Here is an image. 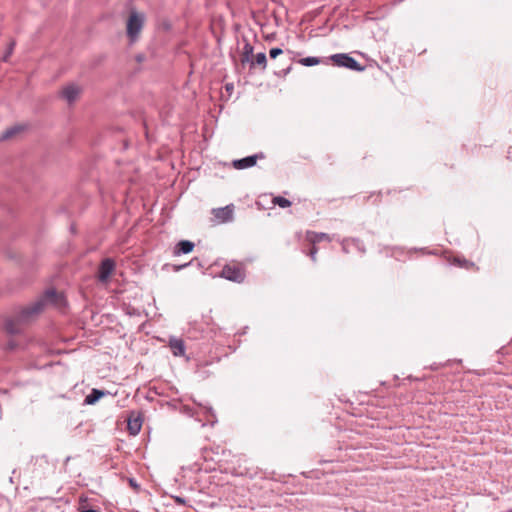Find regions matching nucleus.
I'll return each mask as SVG.
<instances>
[{"label": "nucleus", "mask_w": 512, "mask_h": 512, "mask_svg": "<svg viewBox=\"0 0 512 512\" xmlns=\"http://www.w3.org/2000/svg\"><path fill=\"white\" fill-rule=\"evenodd\" d=\"M48 303L63 307L65 306V298L62 293H58L54 289H49L40 299L22 309L19 315V321L28 322L32 320L44 310V307Z\"/></svg>", "instance_id": "nucleus-1"}, {"label": "nucleus", "mask_w": 512, "mask_h": 512, "mask_svg": "<svg viewBox=\"0 0 512 512\" xmlns=\"http://www.w3.org/2000/svg\"><path fill=\"white\" fill-rule=\"evenodd\" d=\"M145 21V13L138 12L135 9L130 8V45L138 40Z\"/></svg>", "instance_id": "nucleus-2"}, {"label": "nucleus", "mask_w": 512, "mask_h": 512, "mask_svg": "<svg viewBox=\"0 0 512 512\" xmlns=\"http://www.w3.org/2000/svg\"><path fill=\"white\" fill-rule=\"evenodd\" d=\"M82 94V87L76 83H68L63 86L59 92V97L66 101L69 105L74 104Z\"/></svg>", "instance_id": "nucleus-3"}, {"label": "nucleus", "mask_w": 512, "mask_h": 512, "mask_svg": "<svg viewBox=\"0 0 512 512\" xmlns=\"http://www.w3.org/2000/svg\"><path fill=\"white\" fill-rule=\"evenodd\" d=\"M221 276L229 281L241 283L245 279V271L239 265H225L221 271Z\"/></svg>", "instance_id": "nucleus-4"}, {"label": "nucleus", "mask_w": 512, "mask_h": 512, "mask_svg": "<svg viewBox=\"0 0 512 512\" xmlns=\"http://www.w3.org/2000/svg\"><path fill=\"white\" fill-rule=\"evenodd\" d=\"M331 59L336 65L340 67L349 68L354 71L364 70V67L348 54H334L331 56Z\"/></svg>", "instance_id": "nucleus-5"}, {"label": "nucleus", "mask_w": 512, "mask_h": 512, "mask_svg": "<svg viewBox=\"0 0 512 512\" xmlns=\"http://www.w3.org/2000/svg\"><path fill=\"white\" fill-rule=\"evenodd\" d=\"M115 264L111 259H105L102 261V263L99 266L98 270V279L101 282H105L108 280L110 275L112 274L114 270Z\"/></svg>", "instance_id": "nucleus-6"}, {"label": "nucleus", "mask_w": 512, "mask_h": 512, "mask_svg": "<svg viewBox=\"0 0 512 512\" xmlns=\"http://www.w3.org/2000/svg\"><path fill=\"white\" fill-rule=\"evenodd\" d=\"M263 157H264L263 154H255V155L247 156L242 159L234 160L233 166H234V168H236L238 170L250 168L256 164L258 158H263Z\"/></svg>", "instance_id": "nucleus-7"}, {"label": "nucleus", "mask_w": 512, "mask_h": 512, "mask_svg": "<svg viewBox=\"0 0 512 512\" xmlns=\"http://www.w3.org/2000/svg\"><path fill=\"white\" fill-rule=\"evenodd\" d=\"M214 216L223 223L231 221L233 219V205L215 209Z\"/></svg>", "instance_id": "nucleus-8"}, {"label": "nucleus", "mask_w": 512, "mask_h": 512, "mask_svg": "<svg viewBox=\"0 0 512 512\" xmlns=\"http://www.w3.org/2000/svg\"><path fill=\"white\" fill-rule=\"evenodd\" d=\"M27 126L24 124H17L7 128L0 136V140L5 141L21 134L26 130Z\"/></svg>", "instance_id": "nucleus-9"}, {"label": "nucleus", "mask_w": 512, "mask_h": 512, "mask_svg": "<svg viewBox=\"0 0 512 512\" xmlns=\"http://www.w3.org/2000/svg\"><path fill=\"white\" fill-rule=\"evenodd\" d=\"M169 347L174 356H184L185 344L183 340L178 338H171L169 341Z\"/></svg>", "instance_id": "nucleus-10"}, {"label": "nucleus", "mask_w": 512, "mask_h": 512, "mask_svg": "<svg viewBox=\"0 0 512 512\" xmlns=\"http://www.w3.org/2000/svg\"><path fill=\"white\" fill-rule=\"evenodd\" d=\"M306 239L309 241L312 245H316L317 243L326 240L331 241L330 235L322 232H314V231H308L306 233Z\"/></svg>", "instance_id": "nucleus-11"}, {"label": "nucleus", "mask_w": 512, "mask_h": 512, "mask_svg": "<svg viewBox=\"0 0 512 512\" xmlns=\"http://www.w3.org/2000/svg\"><path fill=\"white\" fill-rule=\"evenodd\" d=\"M194 248V243L189 240H181L174 248V255L188 254Z\"/></svg>", "instance_id": "nucleus-12"}, {"label": "nucleus", "mask_w": 512, "mask_h": 512, "mask_svg": "<svg viewBox=\"0 0 512 512\" xmlns=\"http://www.w3.org/2000/svg\"><path fill=\"white\" fill-rule=\"evenodd\" d=\"M142 418L140 415H135L134 412H130V435H136L139 433L142 427Z\"/></svg>", "instance_id": "nucleus-13"}, {"label": "nucleus", "mask_w": 512, "mask_h": 512, "mask_svg": "<svg viewBox=\"0 0 512 512\" xmlns=\"http://www.w3.org/2000/svg\"><path fill=\"white\" fill-rule=\"evenodd\" d=\"M251 61V66L258 65L261 67V70L264 71L267 67V57L263 52L257 53L253 60Z\"/></svg>", "instance_id": "nucleus-14"}, {"label": "nucleus", "mask_w": 512, "mask_h": 512, "mask_svg": "<svg viewBox=\"0 0 512 512\" xmlns=\"http://www.w3.org/2000/svg\"><path fill=\"white\" fill-rule=\"evenodd\" d=\"M104 395V392L100 391V390H97V389H93L92 392L86 396L85 398V403L86 404H94L95 402H97L102 396Z\"/></svg>", "instance_id": "nucleus-15"}, {"label": "nucleus", "mask_w": 512, "mask_h": 512, "mask_svg": "<svg viewBox=\"0 0 512 512\" xmlns=\"http://www.w3.org/2000/svg\"><path fill=\"white\" fill-rule=\"evenodd\" d=\"M5 329L10 334H15L20 331V329L18 327V322L13 321V320L7 321V323L5 325Z\"/></svg>", "instance_id": "nucleus-16"}, {"label": "nucleus", "mask_w": 512, "mask_h": 512, "mask_svg": "<svg viewBox=\"0 0 512 512\" xmlns=\"http://www.w3.org/2000/svg\"><path fill=\"white\" fill-rule=\"evenodd\" d=\"M253 54V46L249 43H246L243 47V58L242 62L250 61V57Z\"/></svg>", "instance_id": "nucleus-17"}, {"label": "nucleus", "mask_w": 512, "mask_h": 512, "mask_svg": "<svg viewBox=\"0 0 512 512\" xmlns=\"http://www.w3.org/2000/svg\"><path fill=\"white\" fill-rule=\"evenodd\" d=\"M299 62L304 66L310 67L319 64L320 60L317 57H306L300 59Z\"/></svg>", "instance_id": "nucleus-18"}, {"label": "nucleus", "mask_w": 512, "mask_h": 512, "mask_svg": "<svg viewBox=\"0 0 512 512\" xmlns=\"http://www.w3.org/2000/svg\"><path fill=\"white\" fill-rule=\"evenodd\" d=\"M273 202L281 208H287L291 205V202L288 199L281 196L275 197Z\"/></svg>", "instance_id": "nucleus-19"}, {"label": "nucleus", "mask_w": 512, "mask_h": 512, "mask_svg": "<svg viewBox=\"0 0 512 512\" xmlns=\"http://www.w3.org/2000/svg\"><path fill=\"white\" fill-rule=\"evenodd\" d=\"M14 47H15V41H11L9 43V46H8V49H7V52L5 53V55L3 56V61L4 62H7L9 57L12 55L13 53V50H14Z\"/></svg>", "instance_id": "nucleus-20"}, {"label": "nucleus", "mask_w": 512, "mask_h": 512, "mask_svg": "<svg viewBox=\"0 0 512 512\" xmlns=\"http://www.w3.org/2000/svg\"><path fill=\"white\" fill-rule=\"evenodd\" d=\"M282 53H283V50L281 48H272L269 51V56H270V58L275 59L276 57H278Z\"/></svg>", "instance_id": "nucleus-21"}, {"label": "nucleus", "mask_w": 512, "mask_h": 512, "mask_svg": "<svg viewBox=\"0 0 512 512\" xmlns=\"http://www.w3.org/2000/svg\"><path fill=\"white\" fill-rule=\"evenodd\" d=\"M86 498H83V497H80V507H79V511L80 512H98L97 510H94V509H86L83 505L84 502H86Z\"/></svg>", "instance_id": "nucleus-22"}, {"label": "nucleus", "mask_w": 512, "mask_h": 512, "mask_svg": "<svg viewBox=\"0 0 512 512\" xmlns=\"http://www.w3.org/2000/svg\"><path fill=\"white\" fill-rule=\"evenodd\" d=\"M317 252H318V249L316 248V245H312V248L310 249L308 255H309V257L311 258V260L313 262L316 261V254H317Z\"/></svg>", "instance_id": "nucleus-23"}, {"label": "nucleus", "mask_w": 512, "mask_h": 512, "mask_svg": "<svg viewBox=\"0 0 512 512\" xmlns=\"http://www.w3.org/2000/svg\"><path fill=\"white\" fill-rule=\"evenodd\" d=\"M455 262H457L459 266H463L465 268H468V267L474 265L473 263H470L467 260L460 261L459 259H455Z\"/></svg>", "instance_id": "nucleus-24"}, {"label": "nucleus", "mask_w": 512, "mask_h": 512, "mask_svg": "<svg viewBox=\"0 0 512 512\" xmlns=\"http://www.w3.org/2000/svg\"><path fill=\"white\" fill-rule=\"evenodd\" d=\"M130 488H133L136 492L140 491L139 485L134 481V479L130 478L129 480Z\"/></svg>", "instance_id": "nucleus-25"}, {"label": "nucleus", "mask_w": 512, "mask_h": 512, "mask_svg": "<svg viewBox=\"0 0 512 512\" xmlns=\"http://www.w3.org/2000/svg\"><path fill=\"white\" fill-rule=\"evenodd\" d=\"M135 60L138 62V63H141L145 60V55L143 54H138L135 56Z\"/></svg>", "instance_id": "nucleus-26"}, {"label": "nucleus", "mask_w": 512, "mask_h": 512, "mask_svg": "<svg viewBox=\"0 0 512 512\" xmlns=\"http://www.w3.org/2000/svg\"><path fill=\"white\" fill-rule=\"evenodd\" d=\"M175 501L179 504H184L185 503V500L181 497H175Z\"/></svg>", "instance_id": "nucleus-27"}, {"label": "nucleus", "mask_w": 512, "mask_h": 512, "mask_svg": "<svg viewBox=\"0 0 512 512\" xmlns=\"http://www.w3.org/2000/svg\"><path fill=\"white\" fill-rule=\"evenodd\" d=\"M343 249L346 250V241L342 242Z\"/></svg>", "instance_id": "nucleus-28"}, {"label": "nucleus", "mask_w": 512, "mask_h": 512, "mask_svg": "<svg viewBox=\"0 0 512 512\" xmlns=\"http://www.w3.org/2000/svg\"><path fill=\"white\" fill-rule=\"evenodd\" d=\"M125 26H126V29L128 30V19H126Z\"/></svg>", "instance_id": "nucleus-29"}, {"label": "nucleus", "mask_w": 512, "mask_h": 512, "mask_svg": "<svg viewBox=\"0 0 512 512\" xmlns=\"http://www.w3.org/2000/svg\"><path fill=\"white\" fill-rule=\"evenodd\" d=\"M226 88H227V90H229L232 88V85H227Z\"/></svg>", "instance_id": "nucleus-30"}]
</instances>
